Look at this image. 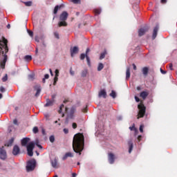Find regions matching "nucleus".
I'll return each instance as SVG.
<instances>
[{
	"instance_id": "f257e3e1",
	"label": "nucleus",
	"mask_w": 177,
	"mask_h": 177,
	"mask_svg": "<svg viewBox=\"0 0 177 177\" xmlns=\"http://www.w3.org/2000/svg\"><path fill=\"white\" fill-rule=\"evenodd\" d=\"M84 146H85V138L84 134L81 133H76L73 140V149L75 153H79L81 156V151L84 150Z\"/></svg>"
},
{
	"instance_id": "f03ea898",
	"label": "nucleus",
	"mask_w": 177,
	"mask_h": 177,
	"mask_svg": "<svg viewBox=\"0 0 177 177\" xmlns=\"http://www.w3.org/2000/svg\"><path fill=\"white\" fill-rule=\"evenodd\" d=\"M1 42L4 44H1ZM0 49H4V51H2V55L3 56V60L0 62L1 68L3 70L5 69V66H6V62H8V55L6 53L9 52V47H8V39L5 37H3V40H0Z\"/></svg>"
},
{
	"instance_id": "7ed1b4c3",
	"label": "nucleus",
	"mask_w": 177,
	"mask_h": 177,
	"mask_svg": "<svg viewBox=\"0 0 177 177\" xmlns=\"http://www.w3.org/2000/svg\"><path fill=\"white\" fill-rule=\"evenodd\" d=\"M37 165V161L35 159H31L27 162L26 165V171L27 172H31L35 169V167Z\"/></svg>"
},
{
	"instance_id": "20e7f679",
	"label": "nucleus",
	"mask_w": 177,
	"mask_h": 177,
	"mask_svg": "<svg viewBox=\"0 0 177 177\" xmlns=\"http://www.w3.org/2000/svg\"><path fill=\"white\" fill-rule=\"evenodd\" d=\"M138 108L139 111L137 118L139 120V118H143L145 117V115L146 114V106H145V104H138Z\"/></svg>"
},
{
	"instance_id": "39448f33",
	"label": "nucleus",
	"mask_w": 177,
	"mask_h": 177,
	"mask_svg": "<svg viewBox=\"0 0 177 177\" xmlns=\"http://www.w3.org/2000/svg\"><path fill=\"white\" fill-rule=\"evenodd\" d=\"M34 147H35V144H34L33 142H29L28 145L26 146L28 156H29V157H32V156H34Z\"/></svg>"
},
{
	"instance_id": "423d86ee",
	"label": "nucleus",
	"mask_w": 177,
	"mask_h": 177,
	"mask_svg": "<svg viewBox=\"0 0 177 177\" xmlns=\"http://www.w3.org/2000/svg\"><path fill=\"white\" fill-rule=\"evenodd\" d=\"M148 31H149V27L145 26L143 28H141L138 30V35L140 37H143V35H145V34H146V32H147Z\"/></svg>"
},
{
	"instance_id": "0eeeda50",
	"label": "nucleus",
	"mask_w": 177,
	"mask_h": 177,
	"mask_svg": "<svg viewBox=\"0 0 177 177\" xmlns=\"http://www.w3.org/2000/svg\"><path fill=\"white\" fill-rule=\"evenodd\" d=\"M8 156L6 154V150L3 149V147L0 148V159L1 160H5L7 158Z\"/></svg>"
},
{
	"instance_id": "6e6552de",
	"label": "nucleus",
	"mask_w": 177,
	"mask_h": 177,
	"mask_svg": "<svg viewBox=\"0 0 177 177\" xmlns=\"http://www.w3.org/2000/svg\"><path fill=\"white\" fill-rule=\"evenodd\" d=\"M68 18V13L66 11L62 12V13L59 16L60 21H66Z\"/></svg>"
},
{
	"instance_id": "1a4fd4ad",
	"label": "nucleus",
	"mask_w": 177,
	"mask_h": 177,
	"mask_svg": "<svg viewBox=\"0 0 177 177\" xmlns=\"http://www.w3.org/2000/svg\"><path fill=\"white\" fill-rule=\"evenodd\" d=\"M115 160V156L113 153H109L108 154V160L111 164H114V161Z\"/></svg>"
},
{
	"instance_id": "9d476101",
	"label": "nucleus",
	"mask_w": 177,
	"mask_h": 177,
	"mask_svg": "<svg viewBox=\"0 0 177 177\" xmlns=\"http://www.w3.org/2000/svg\"><path fill=\"white\" fill-rule=\"evenodd\" d=\"M12 154L13 156H18L20 154V147L18 145H15L12 149Z\"/></svg>"
},
{
	"instance_id": "9b49d317",
	"label": "nucleus",
	"mask_w": 177,
	"mask_h": 177,
	"mask_svg": "<svg viewBox=\"0 0 177 177\" xmlns=\"http://www.w3.org/2000/svg\"><path fill=\"white\" fill-rule=\"evenodd\" d=\"M30 140H31L30 139V138H24L21 140V146H23L24 147H26V146L27 147V145H28V142H30Z\"/></svg>"
},
{
	"instance_id": "f8f14e48",
	"label": "nucleus",
	"mask_w": 177,
	"mask_h": 177,
	"mask_svg": "<svg viewBox=\"0 0 177 177\" xmlns=\"http://www.w3.org/2000/svg\"><path fill=\"white\" fill-rule=\"evenodd\" d=\"M80 50L78 49V47L74 46L73 49H71V57H74V55H77L78 53V51Z\"/></svg>"
},
{
	"instance_id": "ddd939ff",
	"label": "nucleus",
	"mask_w": 177,
	"mask_h": 177,
	"mask_svg": "<svg viewBox=\"0 0 177 177\" xmlns=\"http://www.w3.org/2000/svg\"><path fill=\"white\" fill-rule=\"evenodd\" d=\"M34 89H35V91H37L35 96H36V97H38V96H39V93H41V85L37 84V85L35 86Z\"/></svg>"
},
{
	"instance_id": "4468645a",
	"label": "nucleus",
	"mask_w": 177,
	"mask_h": 177,
	"mask_svg": "<svg viewBox=\"0 0 177 177\" xmlns=\"http://www.w3.org/2000/svg\"><path fill=\"white\" fill-rule=\"evenodd\" d=\"M158 32V26L156 25V27L153 28V32L152 35V39H156L157 38V34Z\"/></svg>"
},
{
	"instance_id": "2eb2a0df",
	"label": "nucleus",
	"mask_w": 177,
	"mask_h": 177,
	"mask_svg": "<svg viewBox=\"0 0 177 177\" xmlns=\"http://www.w3.org/2000/svg\"><path fill=\"white\" fill-rule=\"evenodd\" d=\"M149 96V91H142L140 93V97H142L143 100H146V98Z\"/></svg>"
},
{
	"instance_id": "dca6fc26",
	"label": "nucleus",
	"mask_w": 177,
	"mask_h": 177,
	"mask_svg": "<svg viewBox=\"0 0 177 177\" xmlns=\"http://www.w3.org/2000/svg\"><path fill=\"white\" fill-rule=\"evenodd\" d=\"M89 52H91V49L87 48L86 50V59L88 66H91V59L89 58V55H88V53H89Z\"/></svg>"
},
{
	"instance_id": "f3484780",
	"label": "nucleus",
	"mask_w": 177,
	"mask_h": 177,
	"mask_svg": "<svg viewBox=\"0 0 177 177\" xmlns=\"http://www.w3.org/2000/svg\"><path fill=\"white\" fill-rule=\"evenodd\" d=\"M53 103H55V100H50L49 99H48L46 100V103L44 105L45 107H49L50 106H53Z\"/></svg>"
},
{
	"instance_id": "a211bd4d",
	"label": "nucleus",
	"mask_w": 177,
	"mask_h": 177,
	"mask_svg": "<svg viewBox=\"0 0 177 177\" xmlns=\"http://www.w3.org/2000/svg\"><path fill=\"white\" fill-rule=\"evenodd\" d=\"M129 145V153L131 154L132 153V150H133V142L132 140H130L128 142Z\"/></svg>"
},
{
	"instance_id": "6ab92c4d",
	"label": "nucleus",
	"mask_w": 177,
	"mask_h": 177,
	"mask_svg": "<svg viewBox=\"0 0 177 177\" xmlns=\"http://www.w3.org/2000/svg\"><path fill=\"white\" fill-rule=\"evenodd\" d=\"M68 157L73 158L74 157V155L71 152H67L62 158V160L64 161L65 160H67Z\"/></svg>"
},
{
	"instance_id": "aec40b11",
	"label": "nucleus",
	"mask_w": 177,
	"mask_h": 177,
	"mask_svg": "<svg viewBox=\"0 0 177 177\" xmlns=\"http://www.w3.org/2000/svg\"><path fill=\"white\" fill-rule=\"evenodd\" d=\"M104 97V99H106V96H107V93L106 92V90H102L100 93H99V97Z\"/></svg>"
},
{
	"instance_id": "412c9836",
	"label": "nucleus",
	"mask_w": 177,
	"mask_h": 177,
	"mask_svg": "<svg viewBox=\"0 0 177 177\" xmlns=\"http://www.w3.org/2000/svg\"><path fill=\"white\" fill-rule=\"evenodd\" d=\"M142 73L145 77H147L149 74V68L147 66L142 68Z\"/></svg>"
},
{
	"instance_id": "4be33fe9",
	"label": "nucleus",
	"mask_w": 177,
	"mask_h": 177,
	"mask_svg": "<svg viewBox=\"0 0 177 177\" xmlns=\"http://www.w3.org/2000/svg\"><path fill=\"white\" fill-rule=\"evenodd\" d=\"M131 78V68L128 67L126 71V80H129Z\"/></svg>"
},
{
	"instance_id": "5701e85b",
	"label": "nucleus",
	"mask_w": 177,
	"mask_h": 177,
	"mask_svg": "<svg viewBox=\"0 0 177 177\" xmlns=\"http://www.w3.org/2000/svg\"><path fill=\"white\" fill-rule=\"evenodd\" d=\"M68 24L66 21H61L58 23V27H67Z\"/></svg>"
},
{
	"instance_id": "b1692460",
	"label": "nucleus",
	"mask_w": 177,
	"mask_h": 177,
	"mask_svg": "<svg viewBox=\"0 0 177 177\" xmlns=\"http://www.w3.org/2000/svg\"><path fill=\"white\" fill-rule=\"evenodd\" d=\"M15 142V138H12L10 140H9V141L6 143V146H7V147H10V146H12V145H13V142Z\"/></svg>"
},
{
	"instance_id": "393cba45",
	"label": "nucleus",
	"mask_w": 177,
	"mask_h": 177,
	"mask_svg": "<svg viewBox=\"0 0 177 177\" xmlns=\"http://www.w3.org/2000/svg\"><path fill=\"white\" fill-rule=\"evenodd\" d=\"M51 165L53 168H57V160L54 159L53 160H51Z\"/></svg>"
},
{
	"instance_id": "a878e982",
	"label": "nucleus",
	"mask_w": 177,
	"mask_h": 177,
	"mask_svg": "<svg viewBox=\"0 0 177 177\" xmlns=\"http://www.w3.org/2000/svg\"><path fill=\"white\" fill-rule=\"evenodd\" d=\"M106 55H107V51L105 50L103 53L100 54V60H103V59L106 57Z\"/></svg>"
},
{
	"instance_id": "bb28decb",
	"label": "nucleus",
	"mask_w": 177,
	"mask_h": 177,
	"mask_svg": "<svg viewBox=\"0 0 177 177\" xmlns=\"http://www.w3.org/2000/svg\"><path fill=\"white\" fill-rule=\"evenodd\" d=\"M28 78L29 81H32L33 80H35V73L28 75Z\"/></svg>"
},
{
	"instance_id": "cd10ccee",
	"label": "nucleus",
	"mask_w": 177,
	"mask_h": 177,
	"mask_svg": "<svg viewBox=\"0 0 177 177\" xmlns=\"http://www.w3.org/2000/svg\"><path fill=\"white\" fill-rule=\"evenodd\" d=\"M62 8V5L61 6H56L54 8V11L53 13L54 15H57V11L59 10V9H61Z\"/></svg>"
},
{
	"instance_id": "c85d7f7f",
	"label": "nucleus",
	"mask_w": 177,
	"mask_h": 177,
	"mask_svg": "<svg viewBox=\"0 0 177 177\" xmlns=\"http://www.w3.org/2000/svg\"><path fill=\"white\" fill-rule=\"evenodd\" d=\"M24 60H26V62H31V60H32V57L31 55H26L24 57Z\"/></svg>"
},
{
	"instance_id": "c756f323",
	"label": "nucleus",
	"mask_w": 177,
	"mask_h": 177,
	"mask_svg": "<svg viewBox=\"0 0 177 177\" xmlns=\"http://www.w3.org/2000/svg\"><path fill=\"white\" fill-rule=\"evenodd\" d=\"M109 96L113 97V99H115L117 97V94L115 93V91L113 90L111 91V93L109 94Z\"/></svg>"
},
{
	"instance_id": "7c9ffc66",
	"label": "nucleus",
	"mask_w": 177,
	"mask_h": 177,
	"mask_svg": "<svg viewBox=\"0 0 177 177\" xmlns=\"http://www.w3.org/2000/svg\"><path fill=\"white\" fill-rule=\"evenodd\" d=\"M102 68H104V65H103L102 63H100L97 66V71H102Z\"/></svg>"
},
{
	"instance_id": "2f4dec72",
	"label": "nucleus",
	"mask_w": 177,
	"mask_h": 177,
	"mask_svg": "<svg viewBox=\"0 0 177 177\" xmlns=\"http://www.w3.org/2000/svg\"><path fill=\"white\" fill-rule=\"evenodd\" d=\"M26 6H32V1H23Z\"/></svg>"
},
{
	"instance_id": "473e14b6",
	"label": "nucleus",
	"mask_w": 177,
	"mask_h": 177,
	"mask_svg": "<svg viewBox=\"0 0 177 177\" xmlns=\"http://www.w3.org/2000/svg\"><path fill=\"white\" fill-rule=\"evenodd\" d=\"M94 13L96 16L100 15V13H102V10L100 9H95L94 10Z\"/></svg>"
},
{
	"instance_id": "72a5a7b5",
	"label": "nucleus",
	"mask_w": 177,
	"mask_h": 177,
	"mask_svg": "<svg viewBox=\"0 0 177 177\" xmlns=\"http://www.w3.org/2000/svg\"><path fill=\"white\" fill-rule=\"evenodd\" d=\"M63 109H64V104H62L59 106V109L58 111L59 114H62V113H63Z\"/></svg>"
},
{
	"instance_id": "f704fd0d",
	"label": "nucleus",
	"mask_w": 177,
	"mask_h": 177,
	"mask_svg": "<svg viewBox=\"0 0 177 177\" xmlns=\"http://www.w3.org/2000/svg\"><path fill=\"white\" fill-rule=\"evenodd\" d=\"M39 131V130L38 129V127H33V129H32L33 133H38Z\"/></svg>"
},
{
	"instance_id": "c9c22d12",
	"label": "nucleus",
	"mask_w": 177,
	"mask_h": 177,
	"mask_svg": "<svg viewBox=\"0 0 177 177\" xmlns=\"http://www.w3.org/2000/svg\"><path fill=\"white\" fill-rule=\"evenodd\" d=\"M85 57H86V54L82 53L80 55V60H84Z\"/></svg>"
},
{
	"instance_id": "e433bc0d",
	"label": "nucleus",
	"mask_w": 177,
	"mask_h": 177,
	"mask_svg": "<svg viewBox=\"0 0 177 177\" xmlns=\"http://www.w3.org/2000/svg\"><path fill=\"white\" fill-rule=\"evenodd\" d=\"M50 142L51 143H53L55 142V136H50L49 138Z\"/></svg>"
},
{
	"instance_id": "4c0bfd02",
	"label": "nucleus",
	"mask_w": 177,
	"mask_h": 177,
	"mask_svg": "<svg viewBox=\"0 0 177 177\" xmlns=\"http://www.w3.org/2000/svg\"><path fill=\"white\" fill-rule=\"evenodd\" d=\"M59 77V76H55L53 85H56V84H57V81H58V80H59V77Z\"/></svg>"
},
{
	"instance_id": "58836bf2",
	"label": "nucleus",
	"mask_w": 177,
	"mask_h": 177,
	"mask_svg": "<svg viewBox=\"0 0 177 177\" xmlns=\"http://www.w3.org/2000/svg\"><path fill=\"white\" fill-rule=\"evenodd\" d=\"M2 81L3 82H6V81H8V74H6V75L3 77Z\"/></svg>"
},
{
	"instance_id": "ea45409f",
	"label": "nucleus",
	"mask_w": 177,
	"mask_h": 177,
	"mask_svg": "<svg viewBox=\"0 0 177 177\" xmlns=\"http://www.w3.org/2000/svg\"><path fill=\"white\" fill-rule=\"evenodd\" d=\"M28 33L30 35V37H31V38H32V37H34V32L31 30H28Z\"/></svg>"
},
{
	"instance_id": "a19ab883",
	"label": "nucleus",
	"mask_w": 177,
	"mask_h": 177,
	"mask_svg": "<svg viewBox=\"0 0 177 177\" xmlns=\"http://www.w3.org/2000/svg\"><path fill=\"white\" fill-rule=\"evenodd\" d=\"M88 73V72L86 71V70H84L82 71V77H86V74Z\"/></svg>"
},
{
	"instance_id": "79ce46f5",
	"label": "nucleus",
	"mask_w": 177,
	"mask_h": 177,
	"mask_svg": "<svg viewBox=\"0 0 177 177\" xmlns=\"http://www.w3.org/2000/svg\"><path fill=\"white\" fill-rule=\"evenodd\" d=\"M145 128V125L141 124L140 126V132H141V133H143V129Z\"/></svg>"
},
{
	"instance_id": "37998d69",
	"label": "nucleus",
	"mask_w": 177,
	"mask_h": 177,
	"mask_svg": "<svg viewBox=\"0 0 177 177\" xmlns=\"http://www.w3.org/2000/svg\"><path fill=\"white\" fill-rule=\"evenodd\" d=\"M54 35L57 38V39H59L60 38L57 32H54Z\"/></svg>"
},
{
	"instance_id": "c03bdc74",
	"label": "nucleus",
	"mask_w": 177,
	"mask_h": 177,
	"mask_svg": "<svg viewBox=\"0 0 177 177\" xmlns=\"http://www.w3.org/2000/svg\"><path fill=\"white\" fill-rule=\"evenodd\" d=\"M130 131H136L135 124L129 127Z\"/></svg>"
},
{
	"instance_id": "a18cd8bd",
	"label": "nucleus",
	"mask_w": 177,
	"mask_h": 177,
	"mask_svg": "<svg viewBox=\"0 0 177 177\" xmlns=\"http://www.w3.org/2000/svg\"><path fill=\"white\" fill-rule=\"evenodd\" d=\"M72 127H73V129H76V128H77V123L73 122V124H72Z\"/></svg>"
},
{
	"instance_id": "49530a36",
	"label": "nucleus",
	"mask_w": 177,
	"mask_h": 177,
	"mask_svg": "<svg viewBox=\"0 0 177 177\" xmlns=\"http://www.w3.org/2000/svg\"><path fill=\"white\" fill-rule=\"evenodd\" d=\"M135 100L136 102H137V103H139V102H140V99H139L138 96H135Z\"/></svg>"
},
{
	"instance_id": "de8ad7c7",
	"label": "nucleus",
	"mask_w": 177,
	"mask_h": 177,
	"mask_svg": "<svg viewBox=\"0 0 177 177\" xmlns=\"http://www.w3.org/2000/svg\"><path fill=\"white\" fill-rule=\"evenodd\" d=\"M0 92H2V93L5 92V88L3 86L0 87Z\"/></svg>"
},
{
	"instance_id": "09e8293b",
	"label": "nucleus",
	"mask_w": 177,
	"mask_h": 177,
	"mask_svg": "<svg viewBox=\"0 0 177 177\" xmlns=\"http://www.w3.org/2000/svg\"><path fill=\"white\" fill-rule=\"evenodd\" d=\"M55 77H59V70L58 69L55 70Z\"/></svg>"
},
{
	"instance_id": "8fccbe9b",
	"label": "nucleus",
	"mask_w": 177,
	"mask_h": 177,
	"mask_svg": "<svg viewBox=\"0 0 177 177\" xmlns=\"http://www.w3.org/2000/svg\"><path fill=\"white\" fill-rule=\"evenodd\" d=\"M70 74H71V75H74L75 72H74V71H73V68H71V70H70Z\"/></svg>"
},
{
	"instance_id": "3c124183",
	"label": "nucleus",
	"mask_w": 177,
	"mask_h": 177,
	"mask_svg": "<svg viewBox=\"0 0 177 177\" xmlns=\"http://www.w3.org/2000/svg\"><path fill=\"white\" fill-rule=\"evenodd\" d=\"M44 79H45V80H48V79H49V74H46V75H44Z\"/></svg>"
},
{
	"instance_id": "603ef678",
	"label": "nucleus",
	"mask_w": 177,
	"mask_h": 177,
	"mask_svg": "<svg viewBox=\"0 0 177 177\" xmlns=\"http://www.w3.org/2000/svg\"><path fill=\"white\" fill-rule=\"evenodd\" d=\"M160 72L162 74H167V71L162 70V68H160Z\"/></svg>"
},
{
	"instance_id": "864d4df0",
	"label": "nucleus",
	"mask_w": 177,
	"mask_h": 177,
	"mask_svg": "<svg viewBox=\"0 0 177 177\" xmlns=\"http://www.w3.org/2000/svg\"><path fill=\"white\" fill-rule=\"evenodd\" d=\"M169 68L170 70H171V71L174 70L172 64H169Z\"/></svg>"
},
{
	"instance_id": "5fc2aeb1",
	"label": "nucleus",
	"mask_w": 177,
	"mask_h": 177,
	"mask_svg": "<svg viewBox=\"0 0 177 177\" xmlns=\"http://www.w3.org/2000/svg\"><path fill=\"white\" fill-rule=\"evenodd\" d=\"M13 124H15V125H18V124H17V119H15V120H13Z\"/></svg>"
},
{
	"instance_id": "6e6d98bb",
	"label": "nucleus",
	"mask_w": 177,
	"mask_h": 177,
	"mask_svg": "<svg viewBox=\"0 0 177 177\" xmlns=\"http://www.w3.org/2000/svg\"><path fill=\"white\" fill-rule=\"evenodd\" d=\"M82 111H83V113H86V111H88V108L86 107V108L83 109Z\"/></svg>"
},
{
	"instance_id": "4d7b16f0",
	"label": "nucleus",
	"mask_w": 177,
	"mask_h": 177,
	"mask_svg": "<svg viewBox=\"0 0 177 177\" xmlns=\"http://www.w3.org/2000/svg\"><path fill=\"white\" fill-rule=\"evenodd\" d=\"M72 1L73 2V3H78V2H80V0H72Z\"/></svg>"
},
{
	"instance_id": "13d9d810",
	"label": "nucleus",
	"mask_w": 177,
	"mask_h": 177,
	"mask_svg": "<svg viewBox=\"0 0 177 177\" xmlns=\"http://www.w3.org/2000/svg\"><path fill=\"white\" fill-rule=\"evenodd\" d=\"M138 142H140V140H142V136H138Z\"/></svg>"
},
{
	"instance_id": "bf43d9fd",
	"label": "nucleus",
	"mask_w": 177,
	"mask_h": 177,
	"mask_svg": "<svg viewBox=\"0 0 177 177\" xmlns=\"http://www.w3.org/2000/svg\"><path fill=\"white\" fill-rule=\"evenodd\" d=\"M64 133H68V129H64Z\"/></svg>"
},
{
	"instance_id": "052dcab7",
	"label": "nucleus",
	"mask_w": 177,
	"mask_h": 177,
	"mask_svg": "<svg viewBox=\"0 0 177 177\" xmlns=\"http://www.w3.org/2000/svg\"><path fill=\"white\" fill-rule=\"evenodd\" d=\"M49 71H50V75H51L52 77H53V72H52V69L50 68V69H49Z\"/></svg>"
},
{
	"instance_id": "680f3d73",
	"label": "nucleus",
	"mask_w": 177,
	"mask_h": 177,
	"mask_svg": "<svg viewBox=\"0 0 177 177\" xmlns=\"http://www.w3.org/2000/svg\"><path fill=\"white\" fill-rule=\"evenodd\" d=\"M36 146H37V147H39V149H42V146L39 144H36Z\"/></svg>"
},
{
	"instance_id": "e2e57ef3",
	"label": "nucleus",
	"mask_w": 177,
	"mask_h": 177,
	"mask_svg": "<svg viewBox=\"0 0 177 177\" xmlns=\"http://www.w3.org/2000/svg\"><path fill=\"white\" fill-rule=\"evenodd\" d=\"M161 3H167V0H160Z\"/></svg>"
},
{
	"instance_id": "0e129e2a",
	"label": "nucleus",
	"mask_w": 177,
	"mask_h": 177,
	"mask_svg": "<svg viewBox=\"0 0 177 177\" xmlns=\"http://www.w3.org/2000/svg\"><path fill=\"white\" fill-rule=\"evenodd\" d=\"M133 70L136 71V65L135 64H133Z\"/></svg>"
},
{
	"instance_id": "69168bd1",
	"label": "nucleus",
	"mask_w": 177,
	"mask_h": 177,
	"mask_svg": "<svg viewBox=\"0 0 177 177\" xmlns=\"http://www.w3.org/2000/svg\"><path fill=\"white\" fill-rule=\"evenodd\" d=\"M137 91H142V87L137 86Z\"/></svg>"
},
{
	"instance_id": "338daca9",
	"label": "nucleus",
	"mask_w": 177,
	"mask_h": 177,
	"mask_svg": "<svg viewBox=\"0 0 177 177\" xmlns=\"http://www.w3.org/2000/svg\"><path fill=\"white\" fill-rule=\"evenodd\" d=\"M65 122H66V124H68V118H66Z\"/></svg>"
},
{
	"instance_id": "774afa93",
	"label": "nucleus",
	"mask_w": 177,
	"mask_h": 177,
	"mask_svg": "<svg viewBox=\"0 0 177 177\" xmlns=\"http://www.w3.org/2000/svg\"><path fill=\"white\" fill-rule=\"evenodd\" d=\"M72 176H73V177H75V176H77V174L73 173V174H72Z\"/></svg>"
}]
</instances>
